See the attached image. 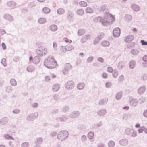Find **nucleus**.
Instances as JSON below:
<instances>
[{
    "label": "nucleus",
    "mask_w": 147,
    "mask_h": 147,
    "mask_svg": "<svg viewBox=\"0 0 147 147\" xmlns=\"http://www.w3.org/2000/svg\"><path fill=\"white\" fill-rule=\"evenodd\" d=\"M74 83L72 81H68L65 84L66 88L67 89H72L74 87Z\"/></svg>",
    "instance_id": "39448f33"
},
{
    "label": "nucleus",
    "mask_w": 147,
    "mask_h": 147,
    "mask_svg": "<svg viewBox=\"0 0 147 147\" xmlns=\"http://www.w3.org/2000/svg\"><path fill=\"white\" fill-rule=\"evenodd\" d=\"M134 37L132 35H129L126 36L124 39L125 41L126 42H129L134 39Z\"/></svg>",
    "instance_id": "0eeeda50"
},
{
    "label": "nucleus",
    "mask_w": 147,
    "mask_h": 147,
    "mask_svg": "<svg viewBox=\"0 0 147 147\" xmlns=\"http://www.w3.org/2000/svg\"><path fill=\"white\" fill-rule=\"evenodd\" d=\"M136 64L135 62L133 60L131 61L129 63V66L130 68H133L135 66Z\"/></svg>",
    "instance_id": "4468645a"
},
{
    "label": "nucleus",
    "mask_w": 147,
    "mask_h": 147,
    "mask_svg": "<svg viewBox=\"0 0 147 147\" xmlns=\"http://www.w3.org/2000/svg\"><path fill=\"white\" fill-rule=\"evenodd\" d=\"M124 80V77L123 76H121L118 78V82L120 83L122 82Z\"/></svg>",
    "instance_id": "c9c22d12"
},
{
    "label": "nucleus",
    "mask_w": 147,
    "mask_h": 147,
    "mask_svg": "<svg viewBox=\"0 0 147 147\" xmlns=\"http://www.w3.org/2000/svg\"><path fill=\"white\" fill-rule=\"evenodd\" d=\"M72 68V66L69 63H66L64 66V70H63V72L64 71H68L71 69Z\"/></svg>",
    "instance_id": "6e6552de"
},
{
    "label": "nucleus",
    "mask_w": 147,
    "mask_h": 147,
    "mask_svg": "<svg viewBox=\"0 0 147 147\" xmlns=\"http://www.w3.org/2000/svg\"><path fill=\"white\" fill-rule=\"evenodd\" d=\"M13 112L14 113L18 114L20 112V111L18 109H15L13 111Z\"/></svg>",
    "instance_id": "6e6d98bb"
},
{
    "label": "nucleus",
    "mask_w": 147,
    "mask_h": 147,
    "mask_svg": "<svg viewBox=\"0 0 147 147\" xmlns=\"http://www.w3.org/2000/svg\"><path fill=\"white\" fill-rule=\"evenodd\" d=\"M113 74V76L115 78L117 77L118 76V73L116 71L114 72Z\"/></svg>",
    "instance_id": "864d4df0"
},
{
    "label": "nucleus",
    "mask_w": 147,
    "mask_h": 147,
    "mask_svg": "<svg viewBox=\"0 0 147 147\" xmlns=\"http://www.w3.org/2000/svg\"><path fill=\"white\" fill-rule=\"evenodd\" d=\"M137 134L136 132L133 130V132L131 135L133 137H135L137 136Z\"/></svg>",
    "instance_id": "13d9d810"
},
{
    "label": "nucleus",
    "mask_w": 147,
    "mask_h": 147,
    "mask_svg": "<svg viewBox=\"0 0 147 147\" xmlns=\"http://www.w3.org/2000/svg\"><path fill=\"white\" fill-rule=\"evenodd\" d=\"M1 63L4 66H6L7 65L6 61L5 59L4 58L2 59Z\"/></svg>",
    "instance_id": "58836bf2"
},
{
    "label": "nucleus",
    "mask_w": 147,
    "mask_h": 147,
    "mask_svg": "<svg viewBox=\"0 0 147 147\" xmlns=\"http://www.w3.org/2000/svg\"><path fill=\"white\" fill-rule=\"evenodd\" d=\"M4 137L5 138L7 139H11L13 140L14 139L13 138H12V137L10 136L9 135H8V134H5L4 135Z\"/></svg>",
    "instance_id": "4c0bfd02"
},
{
    "label": "nucleus",
    "mask_w": 147,
    "mask_h": 147,
    "mask_svg": "<svg viewBox=\"0 0 147 147\" xmlns=\"http://www.w3.org/2000/svg\"><path fill=\"white\" fill-rule=\"evenodd\" d=\"M120 144L121 145L125 146L127 145L128 143V141L126 139H122L120 140Z\"/></svg>",
    "instance_id": "9d476101"
},
{
    "label": "nucleus",
    "mask_w": 147,
    "mask_h": 147,
    "mask_svg": "<svg viewBox=\"0 0 147 147\" xmlns=\"http://www.w3.org/2000/svg\"><path fill=\"white\" fill-rule=\"evenodd\" d=\"M64 41L66 42L71 43L72 42V41L71 40L68 39L67 38H64Z\"/></svg>",
    "instance_id": "09e8293b"
},
{
    "label": "nucleus",
    "mask_w": 147,
    "mask_h": 147,
    "mask_svg": "<svg viewBox=\"0 0 147 147\" xmlns=\"http://www.w3.org/2000/svg\"><path fill=\"white\" fill-rule=\"evenodd\" d=\"M107 71L109 73H112L113 71V69L112 67H109L108 68Z\"/></svg>",
    "instance_id": "de8ad7c7"
},
{
    "label": "nucleus",
    "mask_w": 147,
    "mask_h": 147,
    "mask_svg": "<svg viewBox=\"0 0 147 147\" xmlns=\"http://www.w3.org/2000/svg\"><path fill=\"white\" fill-rule=\"evenodd\" d=\"M138 102L137 100L132 99L130 101V104L133 106H136Z\"/></svg>",
    "instance_id": "ddd939ff"
},
{
    "label": "nucleus",
    "mask_w": 147,
    "mask_h": 147,
    "mask_svg": "<svg viewBox=\"0 0 147 147\" xmlns=\"http://www.w3.org/2000/svg\"><path fill=\"white\" fill-rule=\"evenodd\" d=\"M111 85V84L110 83H107L106 84V85L107 87H109Z\"/></svg>",
    "instance_id": "e2e57ef3"
},
{
    "label": "nucleus",
    "mask_w": 147,
    "mask_h": 147,
    "mask_svg": "<svg viewBox=\"0 0 147 147\" xmlns=\"http://www.w3.org/2000/svg\"><path fill=\"white\" fill-rule=\"evenodd\" d=\"M7 5L9 7H13L16 6V3L14 2L11 1L8 2Z\"/></svg>",
    "instance_id": "f3484780"
},
{
    "label": "nucleus",
    "mask_w": 147,
    "mask_h": 147,
    "mask_svg": "<svg viewBox=\"0 0 147 147\" xmlns=\"http://www.w3.org/2000/svg\"><path fill=\"white\" fill-rule=\"evenodd\" d=\"M77 13L79 15L81 16L84 13V11L81 9H79L77 11Z\"/></svg>",
    "instance_id": "a878e982"
},
{
    "label": "nucleus",
    "mask_w": 147,
    "mask_h": 147,
    "mask_svg": "<svg viewBox=\"0 0 147 147\" xmlns=\"http://www.w3.org/2000/svg\"><path fill=\"white\" fill-rule=\"evenodd\" d=\"M38 106V104L36 103H34L33 105V107H36Z\"/></svg>",
    "instance_id": "69168bd1"
},
{
    "label": "nucleus",
    "mask_w": 147,
    "mask_h": 147,
    "mask_svg": "<svg viewBox=\"0 0 147 147\" xmlns=\"http://www.w3.org/2000/svg\"><path fill=\"white\" fill-rule=\"evenodd\" d=\"M144 91V88H140L138 89V92L140 94L143 93Z\"/></svg>",
    "instance_id": "a18cd8bd"
},
{
    "label": "nucleus",
    "mask_w": 147,
    "mask_h": 147,
    "mask_svg": "<svg viewBox=\"0 0 147 147\" xmlns=\"http://www.w3.org/2000/svg\"><path fill=\"white\" fill-rule=\"evenodd\" d=\"M131 53L134 55H137L138 53V51L136 49H133L131 51Z\"/></svg>",
    "instance_id": "ea45409f"
},
{
    "label": "nucleus",
    "mask_w": 147,
    "mask_h": 147,
    "mask_svg": "<svg viewBox=\"0 0 147 147\" xmlns=\"http://www.w3.org/2000/svg\"><path fill=\"white\" fill-rule=\"evenodd\" d=\"M104 34L103 33H100L98 34V36L97 38L100 40L104 37Z\"/></svg>",
    "instance_id": "7c9ffc66"
},
{
    "label": "nucleus",
    "mask_w": 147,
    "mask_h": 147,
    "mask_svg": "<svg viewBox=\"0 0 147 147\" xmlns=\"http://www.w3.org/2000/svg\"><path fill=\"white\" fill-rule=\"evenodd\" d=\"M42 139L41 138H38L36 140V145H38L41 144L42 142Z\"/></svg>",
    "instance_id": "aec40b11"
},
{
    "label": "nucleus",
    "mask_w": 147,
    "mask_h": 147,
    "mask_svg": "<svg viewBox=\"0 0 147 147\" xmlns=\"http://www.w3.org/2000/svg\"><path fill=\"white\" fill-rule=\"evenodd\" d=\"M62 49H66V50L67 51H70L74 49V47L71 45H68L66 46V47H63Z\"/></svg>",
    "instance_id": "9b49d317"
},
{
    "label": "nucleus",
    "mask_w": 147,
    "mask_h": 147,
    "mask_svg": "<svg viewBox=\"0 0 147 147\" xmlns=\"http://www.w3.org/2000/svg\"><path fill=\"white\" fill-rule=\"evenodd\" d=\"M108 144L109 147H113L115 145V143L113 141H111L109 142Z\"/></svg>",
    "instance_id": "c756f323"
},
{
    "label": "nucleus",
    "mask_w": 147,
    "mask_h": 147,
    "mask_svg": "<svg viewBox=\"0 0 147 147\" xmlns=\"http://www.w3.org/2000/svg\"><path fill=\"white\" fill-rule=\"evenodd\" d=\"M57 12L59 14H61L64 13L65 11L62 8H59L57 10Z\"/></svg>",
    "instance_id": "393cba45"
},
{
    "label": "nucleus",
    "mask_w": 147,
    "mask_h": 147,
    "mask_svg": "<svg viewBox=\"0 0 147 147\" xmlns=\"http://www.w3.org/2000/svg\"><path fill=\"white\" fill-rule=\"evenodd\" d=\"M28 143L25 142L22 144V147H28Z\"/></svg>",
    "instance_id": "c03bdc74"
},
{
    "label": "nucleus",
    "mask_w": 147,
    "mask_h": 147,
    "mask_svg": "<svg viewBox=\"0 0 147 147\" xmlns=\"http://www.w3.org/2000/svg\"><path fill=\"white\" fill-rule=\"evenodd\" d=\"M109 45V43L107 41H104L102 42V45L103 46H108Z\"/></svg>",
    "instance_id": "bb28decb"
},
{
    "label": "nucleus",
    "mask_w": 147,
    "mask_h": 147,
    "mask_svg": "<svg viewBox=\"0 0 147 147\" xmlns=\"http://www.w3.org/2000/svg\"><path fill=\"white\" fill-rule=\"evenodd\" d=\"M47 52V50L46 48L43 46H40L37 50L36 52L38 54L42 55L45 54Z\"/></svg>",
    "instance_id": "20e7f679"
},
{
    "label": "nucleus",
    "mask_w": 147,
    "mask_h": 147,
    "mask_svg": "<svg viewBox=\"0 0 147 147\" xmlns=\"http://www.w3.org/2000/svg\"><path fill=\"white\" fill-rule=\"evenodd\" d=\"M144 132L145 133L147 134V128H146L144 127Z\"/></svg>",
    "instance_id": "774afa93"
},
{
    "label": "nucleus",
    "mask_w": 147,
    "mask_h": 147,
    "mask_svg": "<svg viewBox=\"0 0 147 147\" xmlns=\"http://www.w3.org/2000/svg\"><path fill=\"white\" fill-rule=\"evenodd\" d=\"M7 119L6 117H3L0 120V124L1 125L5 124L7 123Z\"/></svg>",
    "instance_id": "dca6fc26"
},
{
    "label": "nucleus",
    "mask_w": 147,
    "mask_h": 147,
    "mask_svg": "<svg viewBox=\"0 0 147 147\" xmlns=\"http://www.w3.org/2000/svg\"><path fill=\"white\" fill-rule=\"evenodd\" d=\"M140 127V125L139 124H137L135 125V127L136 128H139Z\"/></svg>",
    "instance_id": "338daca9"
},
{
    "label": "nucleus",
    "mask_w": 147,
    "mask_h": 147,
    "mask_svg": "<svg viewBox=\"0 0 147 147\" xmlns=\"http://www.w3.org/2000/svg\"><path fill=\"white\" fill-rule=\"evenodd\" d=\"M29 5L31 7H32L34 6L35 5L33 2H31L29 4Z\"/></svg>",
    "instance_id": "052dcab7"
},
{
    "label": "nucleus",
    "mask_w": 147,
    "mask_h": 147,
    "mask_svg": "<svg viewBox=\"0 0 147 147\" xmlns=\"http://www.w3.org/2000/svg\"><path fill=\"white\" fill-rule=\"evenodd\" d=\"M90 35H86L83 36L81 39V42L82 43H84L86 42L90 38Z\"/></svg>",
    "instance_id": "1a4fd4ad"
},
{
    "label": "nucleus",
    "mask_w": 147,
    "mask_h": 147,
    "mask_svg": "<svg viewBox=\"0 0 147 147\" xmlns=\"http://www.w3.org/2000/svg\"><path fill=\"white\" fill-rule=\"evenodd\" d=\"M115 19L114 16L107 13L105 15L104 18H102L101 23L102 25L105 26L112 23L115 20Z\"/></svg>",
    "instance_id": "f03ea898"
},
{
    "label": "nucleus",
    "mask_w": 147,
    "mask_h": 147,
    "mask_svg": "<svg viewBox=\"0 0 147 147\" xmlns=\"http://www.w3.org/2000/svg\"><path fill=\"white\" fill-rule=\"evenodd\" d=\"M85 31L84 30L80 29L78 31V34L79 35L81 36L83 35L85 33Z\"/></svg>",
    "instance_id": "b1692460"
},
{
    "label": "nucleus",
    "mask_w": 147,
    "mask_h": 147,
    "mask_svg": "<svg viewBox=\"0 0 147 147\" xmlns=\"http://www.w3.org/2000/svg\"><path fill=\"white\" fill-rule=\"evenodd\" d=\"M59 89V85L57 84H55L53 86L52 89L54 91H57Z\"/></svg>",
    "instance_id": "a211bd4d"
},
{
    "label": "nucleus",
    "mask_w": 147,
    "mask_h": 147,
    "mask_svg": "<svg viewBox=\"0 0 147 147\" xmlns=\"http://www.w3.org/2000/svg\"><path fill=\"white\" fill-rule=\"evenodd\" d=\"M114 36L115 37H118L120 34V29L119 28H116L114 29L113 32Z\"/></svg>",
    "instance_id": "423d86ee"
},
{
    "label": "nucleus",
    "mask_w": 147,
    "mask_h": 147,
    "mask_svg": "<svg viewBox=\"0 0 147 147\" xmlns=\"http://www.w3.org/2000/svg\"><path fill=\"white\" fill-rule=\"evenodd\" d=\"M39 23L40 24L44 23L46 22L45 19L43 18H40L38 20Z\"/></svg>",
    "instance_id": "c85d7f7f"
},
{
    "label": "nucleus",
    "mask_w": 147,
    "mask_h": 147,
    "mask_svg": "<svg viewBox=\"0 0 147 147\" xmlns=\"http://www.w3.org/2000/svg\"><path fill=\"white\" fill-rule=\"evenodd\" d=\"M94 136V133L92 132H90L88 134V137L90 139H92V138Z\"/></svg>",
    "instance_id": "473e14b6"
},
{
    "label": "nucleus",
    "mask_w": 147,
    "mask_h": 147,
    "mask_svg": "<svg viewBox=\"0 0 147 147\" xmlns=\"http://www.w3.org/2000/svg\"><path fill=\"white\" fill-rule=\"evenodd\" d=\"M124 65L123 63L121 62L119 63L118 67L119 69H121L123 68Z\"/></svg>",
    "instance_id": "e433bc0d"
},
{
    "label": "nucleus",
    "mask_w": 147,
    "mask_h": 147,
    "mask_svg": "<svg viewBox=\"0 0 147 147\" xmlns=\"http://www.w3.org/2000/svg\"><path fill=\"white\" fill-rule=\"evenodd\" d=\"M50 80V78L49 76H47L45 77V81L48 82Z\"/></svg>",
    "instance_id": "3c124183"
},
{
    "label": "nucleus",
    "mask_w": 147,
    "mask_h": 147,
    "mask_svg": "<svg viewBox=\"0 0 147 147\" xmlns=\"http://www.w3.org/2000/svg\"><path fill=\"white\" fill-rule=\"evenodd\" d=\"M100 40L98 39L97 38H96L94 41V45L96 44H97L99 42Z\"/></svg>",
    "instance_id": "8fccbe9b"
},
{
    "label": "nucleus",
    "mask_w": 147,
    "mask_h": 147,
    "mask_svg": "<svg viewBox=\"0 0 147 147\" xmlns=\"http://www.w3.org/2000/svg\"><path fill=\"white\" fill-rule=\"evenodd\" d=\"M1 45L3 49H6V46L4 43H2L1 44Z\"/></svg>",
    "instance_id": "bf43d9fd"
},
{
    "label": "nucleus",
    "mask_w": 147,
    "mask_h": 147,
    "mask_svg": "<svg viewBox=\"0 0 147 147\" xmlns=\"http://www.w3.org/2000/svg\"><path fill=\"white\" fill-rule=\"evenodd\" d=\"M44 65L48 68L52 69L56 67L57 63L53 58L48 57L45 61Z\"/></svg>",
    "instance_id": "f257e3e1"
},
{
    "label": "nucleus",
    "mask_w": 147,
    "mask_h": 147,
    "mask_svg": "<svg viewBox=\"0 0 147 147\" xmlns=\"http://www.w3.org/2000/svg\"><path fill=\"white\" fill-rule=\"evenodd\" d=\"M141 43L142 45H147V42L144 41V40H141Z\"/></svg>",
    "instance_id": "603ef678"
},
{
    "label": "nucleus",
    "mask_w": 147,
    "mask_h": 147,
    "mask_svg": "<svg viewBox=\"0 0 147 147\" xmlns=\"http://www.w3.org/2000/svg\"><path fill=\"white\" fill-rule=\"evenodd\" d=\"M5 31L1 29L0 30V35H3L5 34Z\"/></svg>",
    "instance_id": "5fc2aeb1"
},
{
    "label": "nucleus",
    "mask_w": 147,
    "mask_h": 147,
    "mask_svg": "<svg viewBox=\"0 0 147 147\" xmlns=\"http://www.w3.org/2000/svg\"><path fill=\"white\" fill-rule=\"evenodd\" d=\"M27 69L28 71L32 72L34 70V68L32 66H29L28 67Z\"/></svg>",
    "instance_id": "4be33fe9"
},
{
    "label": "nucleus",
    "mask_w": 147,
    "mask_h": 147,
    "mask_svg": "<svg viewBox=\"0 0 147 147\" xmlns=\"http://www.w3.org/2000/svg\"><path fill=\"white\" fill-rule=\"evenodd\" d=\"M102 76H103V77H104V78H106L107 77V75L106 73H104L103 74Z\"/></svg>",
    "instance_id": "0e129e2a"
},
{
    "label": "nucleus",
    "mask_w": 147,
    "mask_h": 147,
    "mask_svg": "<svg viewBox=\"0 0 147 147\" xmlns=\"http://www.w3.org/2000/svg\"><path fill=\"white\" fill-rule=\"evenodd\" d=\"M143 60L144 61L147 62V55L144 56L143 57Z\"/></svg>",
    "instance_id": "4d7b16f0"
},
{
    "label": "nucleus",
    "mask_w": 147,
    "mask_h": 147,
    "mask_svg": "<svg viewBox=\"0 0 147 147\" xmlns=\"http://www.w3.org/2000/svg\"><path fill=\"white\" fill-rule=\"evenodd\" d=\"M43 11L44 13H47L50 11V9L49 8L46 7L44 8L43 9Z\"/></svg>",
    "instance_id": "cd10ccee"
},
{
    "label": "nucleus",
    "mask_w": 147,
    "mask_h": 147,
    "mask_svg": "<svg viewBox=\"0 0 147 147\" xmlns=\"http://www.w3.org/2000/svg\"><path fill=\"white\" fill-rule=\"evenodd\" d=\"M69 135L68 132L66 131H62L59 134L58 138L61 140H62L66 138Z\"/></svg>",
    "instance_id": "7ed1b4c3"
},
{
    "label": "nucleus",
    "mask_w": 147,
    "mask_h": 147,
    "mask_svg": "<svg viewBox=\"0 0 147 147\" xmlns=\"http://www.w3.org/2000/svg\"><path fill=\"white\" fill-rule=\"evenodd\" d=\"M49 28L50 30L51 31H55L57 30L58 28L56 25H52L50 26Z\"/></svg>",
    "instance_id": "2eb2a0df"
},
{
    "label": "nucleus",
    "mask_w": 147,
    "mask_h": 147,
    "mask_svg": "<svg viewBox=\"0 0 147 147\" xmlns=\"http://www.w3.org/2000/svg\"><path fill=\"white\" fill-rule=\"evenodd\" d=\"M79 4L81 7H86L87 6V3L84 1H80L79 3Z\"/></svg>",
    "instance_id": "6ab92c4d"
},
{
    "label": "nucleus",
    "mask_w": 147,
    "mask_h": 147,
    "mask_svg": "<svg viewBox=\"0 0 147 147\" xmlns=\"http://www.w3.org/2000/svg\"><path fill=\"white\" fill-rule=\"evenodd\" d=\"M122 94L121 93H117L116 95V98L117 99L119 100L120 99L121 97Z\"/></svg>",
    "instance_id": "a19ab883"
},
{
    "label": "nucleus",
    "mask_w": 147,
    "mask_h": 147,
    "mask_svg": "<svg viewBox=\"0 0 147 147\" xmlns=\"http://www.w3.org/2000/svg\"><path fill=\"white\" fill-rule=\"evenodd\" d=\"M10 82L11 84L13 86H15L16 85V80L13 79H11L10 80Z\"/></svg>",
    "instance_id": "f704fd0d"
},
{
    "label": "nucleus",
    "mask_w": 147,
    "mask_h": 147,
    "mask_svg": "<svg viewBox=\"0 0 147 147\" xmlns=\"http://www.w3.org/2000/svg\"><path fill=\"white\" fill-rule=\"evenodd\" d=\"M98 61L100 62L103 63L104 62V59L101 57H98L97 59Z\"/></svg>",
    "instance_id": "49530a36"
},
{
    "label": "nucleus",
    "mask_w": 147,
    "mask_h": 147,
    "mask_svg": "<svg viewBox=\"0 0 147 147\" xmlns=\"http://www.w3.org/2000/svg\"><path fill=\"white\" fill-rule=\"evenodd\" d=\"M102 19V18L100 17H97L94 18L93 21L95 23H98L100 22L101 23Z\"/></svg>",
    "instance_id": "f8f14e48"
},
{
    "label": "nucleus",
    "mask_w": 147,
    "mask_h": 147,
    "mask_svg": "<svg viewBox=\"0 0 147 147\" xmlns=\"http://www.w3.org/2000/svg\"><path fill=\"white\" fill-rule=\"evenodd\" d=\"M144 127H142L138 129V131L139 133H142L144 131Z\"/></svg>",
    "instance_id": "37998d69"
},
{
    "label": "nucleus",
    "mask_w": 147,
    "mask_h": 147,
    "mask_svg": "<svg viewBox=\"0 0 147 147\" xmlns=\"http://www.w3.org/2000/svg\"><path fill=\"white\" fill-rule=\"evenodd\" d=\"M132 7L133 9L136 11H138L140 9L139 7L135 4L132 5Z\"/></svg>",
    "instance_id": "412c9836"
},
{
    "label": "nucleus",
    "mask_w": 147,
    "mask_h": 147,
    "mask_svg": "<svg viewBox=\"0 0 147 147\" xmlns=\"http://www.w3.org/2000/svg\"><path fill=\"white\" fill-rule=\"evenodd\" d=\"M84 85L83 83H79V84L77 86L78 89L79 90H81L83 89L84 87Z\"/></svg>",
    "instance_id": "5701e85b"
},
{
    "label": "nucleus",
    "mask_w": 147,
    "mask_h": 147,
    "mask_svg": "<svg viewBox=\"0 0 147 147\" xmlns=\"http://www.w3.org/2000/svg\"><path fill=\"white\" fill-rule=\"evenodd\" d=\"M144 115L145 117H147V110L144 111Z\"/></svg>",
    "instance_id": "680f3d73"
},
{
    "label": "nucleus",
    "mask_w": 147,
    "mask_h": 147,
    "mask_svg": "<svg viewBox=\"0 0 147 147\" xmlns=\"http://www.w3.org/2000/svg\"><path fill=\"white\" fill-rule=\"evenodd\" d=\"M126 20L127 21H130L131 20L132 18L130 15H126L125 16Z\"/></svg>",
    "instance_id": "72a5a7b5"
},
{
    "label": "nucleus",
    "mask_w": 147,
    "mask_h": 147,
    "mask_svg": "<svg viewBox=\"0 0 147 147\" xmlns=\"http://www.w3.org/2000/svg\"><path fill=\"white\" fill-rule=\"evenodd\" d=\"M86 12L87 13H91L93 12V10L90 7H87L86 9Z\"/></svg>",
    "instance_id": "2f4dec72"
},
{
    "label": "nucleus",
    "mask_w": 147,
    "mask_h": 147,
    "mask_svg": "<svg viewBox=\"0 0 147 147\" xmlns=\"http://www.w3.org/2000/svg\"><path fill=\"white\" fill-rule=\"evenodd\" d=\"M6 91L8 92H11L12 91V89L11 88L10 86H8L6 88Z\"/></svg>",
    "instance_id": "79ce46f5"
}]
</instances>
